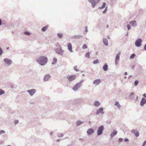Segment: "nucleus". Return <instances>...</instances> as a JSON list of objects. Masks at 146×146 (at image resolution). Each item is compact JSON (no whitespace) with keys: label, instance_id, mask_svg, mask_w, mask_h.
Masks as SVG:
<instances>
[{"label":"nucleus","instance_id":"obj_1","mask_svg":"<svg viewBox=\"0 0 146 146\" xmlns=\"http://www.w3.org/2000/svg\"><path fill=\"white\" fill-rule=\"evenodd\" d=\"M36 61L38 63L46 64L47 62L48 59L46 57L40 56L37 59Z\"/></svg>","mask_w":146,"mask_h":146},{"label":"nucleus","instance_id":"obj_2","mask_svg":"<svg viewBox=\"0 0 146 146\" xmlns=\"http://www.w3.org/2000/svg\"><path fill=\"white\" fill-rule=\"evenodd\" d=\"M104 129V127L103 125H101L99 127L97 131V135H100L102 134Z\"/></svg>","mask_w":146,"mask_h":146},{"label":"nucleus","instance_id":"obj_3","mask_svg":"<svg viewBox=\"0 0 146 146\" xmlns=\"http://www.w3.org/2000/svg\"><path fill=\"white\" fill-rule=\"evenodd\" d=\"M66 78L69 82H72L75 80L76 78V76L75 75L69 76L68 75L66 76Z\"/></svg>","mask_w":146,"mask_h":146},{"label":"nucleus","instance_id":"obj_4","mask_svg":"<svg viewBox=\"0 0 146 146\" xmlns=\"http://www.w3.org/2000/svg\"><path fill=\"white\" fill-rule=\"evenodd\" d=\"M30 96H33L36 92V90L35 89H32L31 90H28L27 91Z\"/></svg>","mask_w":146,"mask_h":146},{"label":"nucleus","instance_id":"obj_5","mask_svg":"<svg viewBox=\"0 0 146 146\" xmlns=\"http://www.w3.org/2000/svg\"><path fill=\"white\" fill-rule=\"evenodd\" d=\"M51 78V76L49 74L46 75L44 77L43 80L44 82L48 81Z\"/></svg>","mask_w":146,"mask_h":146},{"label":"nucleus","instance_id":"obj_6","mask_svg":"<svg viewBox=\"0 0 146 146\" xmlns=\"http://www.w3.org/2000/svg\"><path fill=\"white\" fill-rule=\"evenodd\" d=\"M81 86L78 83H77L72 88V89L75 91H77L78 89Z\"/></svg>","mask_w":146,"mask_h":146},{"label":"nucleus","instance_id":"obj_7","mask_svg":"<svg viewBox=\"0 0 146 146\" xmlns=\"http://www.w3.org/2000/svg\"><path fill=\"white\" fill-rule=\"evenodd\" d=\"M142 40L140 38L137 40L135 42V45L137 47H139L141 45Z\"/></svg>","mask_w":146,"mask_h":146},{"label":"nucleus","instance_id":"obj_8","mask_svg":"<svg viewBox=\"0 0 146 146\" xmlns=\"http://www.w3.org/2000/svg\"><path fill=\"white\" fill-rule=\"evenodd\" d=\"M131 132L135 135L136 137H138L139 136V133L136 129H133L131 131Z\"/></svg>","mask_w":146,"mask_h":146},{"label":"nucleus","instance_id":"obj_9","mask_svg":"<svg viewBox=\"0 0 146 146\" xmlns=\"http://www.w3.org/2000/svg\"><path fill=\"white\" fill-rule=\"evenodd\" d=\"M103 110L104 109L102 107L99 108L96 111V114L98 115L99 114V113L103 114L104 113V112L103 111Z\"/></svg>","mask_w":146,"mask_h":146},{"label":"nucleus","instance_id":"obj_10","mask_svg":"<svg viewBox=\"0 0 146 146\" xmlns=\"http://www.w3.org/2000/svg\"><path fill=\"white\" fill-rule=\"evenodd\" d=\"M146 103V99L144 98H143L140 103V105L141 106H143Z\"/></svg>","mask_w":146,"mask_h":146},{"label":"nucleus","instance_id":"obj_11","mask_svg":"<svg viewBox=\"0 0 146 146\" xmlns=\"http://www.w3.org/2000/svg\"><path fill=\"white\" fill-rule=\"evenodd\" d=\"M55 51L57 53L61 55L62 54L63 52V50L60 48L56 49Z\"/></svg>","mask_w":146,"mask_h":146},{"label":"nucleus","instance_id":"obj_12","mask_svg":"<svg viewBox=\"0 0 146 146\" xmlns=\"http://www.w3.org/2000/svg\"><path fill=\"white\" fill-rule=\"evenodd\" d=\"M88 135H91L94 133V130L90 128L88 129L86 132Z\"/></svg>","mask_w":146,"mask_h":146},{"label":"nucleus","instance_id":"obj_13","mask_svg":"<svg viewBox=\"0 0 146 146\" xmlns=\"http://www.w3.org/2000/svg\"><path fill=\"white\" fill-rule=\"evenodd\" d=\"M101 82V80L100 79H97L93 82V84L96 85H97L99 84Z\"/></svg>","mask_w":146,"mask_h":146},{"label":"nucleus","instance_id":"obj_14","mask_svg":"<svg viewBox=\"0 0 146 146\" xmlns=\"http://www.w3.org/2000/svg\"><path fill=\"white\" fill-rule=\"evenodd\" d=\"M134 96V93L133 92H131L129 95L128 98L130 100H133Z\"/></svg>","mask_w":146,"mask_h":146},{"label":"nucleus","instance_id":"obj_15","mask_svg":"<svg viewBox=\"0 0 146 146\" xmlns=\"http://www.w3.org/2000/svg\"><path fill=\"white\" fill-rule=\"evenodd\" d=\"M68 48L71 52H73L72 50V46L70 43H69L68 45Z\"/></svg>","mask_w":146,"mask_h":146},{"label":"nucleus","instance_id":"obj_16","mask_svg":"<svg viewBox=\"0 0 146 146\" xmlns=\"http://www.w3.org/2000/svg\"><path fill=\"white\" fill-rule=\"evenodd\" d=\"M117 133V131L115 130H114L110 134V136L111 138L115 136Z\"/></svg>","mask_w":146,"mask_h":146},{"label":"nucleus","instance_id":"obj_17","mask_svg":"<svg viewBox=\"0 0 146 146\" xmlns=\"http://www.w3.org/2000/svg\"><path fill=\"white\" fill-rule=\"evenodd\" d=\"M4 61L5 63L7 64H11L12 63L11 60L9 59L5 58L4 59Z\"/></svg>","mask_w":146,"mask_h":146},{"label":"nucleus","instance_id":"obj_18","mask_svg":"<svg viewBox=\"0 0 146 146\" xmlns=\"http://www.w3.org/2000/svg\"><path fill=\"white\" fill-rule=\"evenodd\" d=\"M89 2L92 4V6L93 7L96 5L97 2H95L94 0H88Z\"/></svg>","mask_w":146,"mask_h":146},{"label":"nucleus","instance_id":"obj_19","mask_svg":"<svg viewBox=\"0 0 146 146\" xmlns=\"http://www.w3.org/2000/svg\"><path fill=\"white\" fill-rule=\"evenodd\" d=\"M101 104L98 101H96L94 103L93 105L96 106L98 107Z\"/></svg>","mask_w":146,"mask_h":146},{"label":"nucleus","instance_id":"obj_20","mask_svg":"<svg viewBox=\"0 0 146 146\" xmlns=\"http://www.w3.org/2000/svg\"><path fill=\"white\" fill-rule=\"evenodd\" d=\"M84 122V121H81L80 120L76 122V125L78 126H79L81 124L83 123Z\"/></svg>","mask_w":146,"mask_h":146},{"label":"nucleus","instance_id":"obj_21","mask_svg":"<svg viewBox=\"0 0 146 146\" xmlns=\"http://www.w3.org/2000/svg\"><path fill=\"white\" fill-rule=\"evenodd\" d=\"M108 66L107 64H104L103 69L104 71H106L108 70Z\"/></svg>","mask_w":146,"mask_h":146},{"label":"nucleus","instance_id":"obj_22","mask_svg":"<svg viewBox=\"0 0 146 146\" xmlns=\"http://www.w3.org/2000/svg\"><path fill=\"white\" fill-rule=\"evenodd\" d=\"M120 54V53L119 52L117 54L116 58H115V62H116L117 61L119 60V56Z\"/></svg>","mask_w":146,"mask_h":146},{"label":"nucleus","instance_id":"obj_23","mask_svg":"<svg viewBox=\"0 0 146 146\" xmlns=\"http://www.w3.org/2000/svg\"><path fill=\"white\" fill-rule=\"evenodd\" d=\"M115 105L119 109H120V108L121 107V106L120 105L119 103V102H115Z\"/></svg>","mask_w":146,"mask_h":146},{"label":"nucleus","instance_id":"obj_24","mask_svg":"<svg viewBox=\"0 0 146 146\" xmlns=\"http://www.w3.org/2000/svg\"><path fill=\"white\" fill-rule=\"evenodd\" d=\"M130 24L133 26H135L136 25V21H133L129 22Z\"/></svg>","mask_w":146,"mask_h":146},{"label":"nucleus","instance_id":"obj_25","mask_svg":"<svg viewBox=\"0 0 146 146\" xmlns=\"http://www.w3.org/2000/svg\"><path fill=\"white\" fill-rule=\"evenodd\" d=\"M103 42L105 45L107 46L108 45V41L106 39H104Z\"/></svg>","mask_w":146,"mask_h":146},{"label":"nucleus","instance_id":"obj_26","mask_svg":"<svg viewBox=\"0 0 146 146\" xmlns=\"http://www.w3.org/2000/svg\"><path fill=\"white\" fill-rule=\"evenodd\" d=\"M48 27V26H46L44 27H43L42 28V29H41L42 31H45L47 29Z\"/></svg>","mask_w":146,"mask_h":146},{"label":"nucleus","instance_id":"obj_27","mask_svg":"<svg viewBox=\"0 0 146 146\" xmlns=\"http://www.w3.org/2000/svg\"><path fill=\"white\" fill-rule=\"evenodd\" d=\"M90 53L89 52H88L85 54V56L86 58H89Z\"/></svg>","mask_w":146,"mask_h":146},{"label":"nucleus","instance_id":"obj_28","mask_svg":"<svg viewBox=\"0 0 146 146\" xmlns=\"http://www.w3.org/2000/svg\"><path fill=\"white\" fill-rule=\"evenodd\" d=\"M5 92L3 90L0 89V95H1L5 93Z\"/></svg>","mask_w":146,"mask_h":146},{"label":"nucleus","instance_id":"obj_29","mask_svg":"<svg viewBox=\"0 0 146 146\" xmlns=\"http://www.w3.org/2000/svg\"><path fill=\"white\" fill-rule=\"evenodd\" d=\"M139 83V81L138 80H136L135 81L134 84L135 86H137Z\"/></svg>","mask_w":146,"mask_h":146},{"label":"nucleus","instance_id":"obj_30","mask_svg":"<svg viewBox=\"0 0 146 146\" xmlns=\"http://www.w3.org/2000/svg\"><path fill=\"white\" fill-rule=\"evenodd\" d=\"M57 36L60 38H61L62 37V35L60 33H58L57 34Z\"/></svg>","mask_w":146,"mask_h":146},{"label":"nucleus","instance_id":"obj_31","mask_svg":"<svg viewBox=\"0 0 146 146\" xmlns=\"http://www.w3.org/2000/svg\"><path fill=\"white\" fill-rule=\"evenodd\" d=\"M63 135H64L62 133H59L58 134V137H62L63 136Z\"/></svg>","mask_w":146,"mask_h":146},{"label":"nucleus","instance_id":"obj_32","mask_svg":"<svg viewBox=\"0 0 146 146\" xmlns=\"http://www.w3.org/2000/svg\"><path fill=\"white\" fill-rule=\"evenodd\" d=\"M5 133V131L3 130H0V135Z\"/></svg>","mask_w":146,"mask_h":146},{"label":"nucleus","instance_id":"obj_33","mask_svg":"<svg viewBox=\"0 0 146 146\" xmlns=\"http://www.w3.org/2000/svg\"><path fill=\"white\" fill-rule=\"evenodd\" d=\"M19 122V121L18 120H16L14 121V124L16 125L17 124H18Z\"/></svg>","mask_w":146,"mask_h":146},{"label":"nucleus","instance_id":"obj_34","mask_svg":"<svg viewBox=\"0 0 146 146\" xmlns=\"http://www.w3.org/2000/svg\"><path fill=\"white\" fill-rule=\"evenodd\" d=\"M106 5V3H103L102 6L101 7V8L102 9L104 8Z\"/></svg>","mask_w":146,"mask_h":146},{"label":"nucleus","instance_id":"obj_35","mask_svg":"<svg viewBox=\"0 0 146 146\" xmlns=\"http://www.w3.org/2000/svg\"><path fill=\"white\" fill-rule=\"evenodd\" d=\"M135 55L134 54H133L130 56V58L131 59L133 58L135 56Z\"/></svg>","mask_w":146,"mask_h":146},{"label":"nucleus","instance_id":"obj_36","mask_svg":"<svg viewBox=\"0 0 146 146\" xmlns=\"http://www.w3.org/2000/svg\"><path fill=\"white\" fill-rule=\"evenodd\" d=\"M77 67L76 66H74V70H75L76 71V72H78L79 71V70L77 68Z\"/></svg>","mask_w":146,"mask_h":146},{"label":"nucleus","instance_id":"obj_37","mask_svg":"<svg viewBox=\"0 0 146 146\" xmlns=\"http://www.w3.org/2000/svg\"><path fill=\"white\" fill-rule=\"evenodd\" d=\"M99 63V61L98 60H95L94 62V64H97Z\"/></svg>","mask_w":146,"mask_h":146},{"label":"nucleus","instance_id":"obj_38","mask_svg":"<svg viewBox=\"0 0 146 146\" xmlns=\"http://www.w3.org/2000/svg\"><path fill=\"white\" fill-rule=\"evenodd\" d=\"M87 48V46L86 44H84L82 46V48L84 49H85V48Z\"/></svg>","mask_w":146,"mask_h":146},{"label":"nucleus","instance_id":"obj_39","mask_svg":"<svg viewBox=\"0 0 146 146\" xmlns=\"http://www.w3.org/2000/svg\"><path fill=\"white\" fill-rule=\"evenodd\" d=\"M84 82V80H80V82H79L78 83V84H79L81 86V84H82V83Z\"/></svg>","mask_w":146,"mask_h":146},{"label":"nucleus","instance_id":"obj_40","mask_svg":"<svg viewBox=\"0 0 146 146\" xmlns=\"http://www.w3.org/2000/svg\"><path fill=\"white\" fill-rule=\"evenodd\" d=\"M57 61V59L56 58H54V59L53 62L52 63V64H53V63H56V62Z\"/></svg>","mask_w":146,"mask_h":146},{"label":"nucleus","instance_id":"obj_41","mask_svg":"<svg viewBox=\"0 0 146 146\" xmlns=\"http://www.w3.org/2000/svg\"><path fill=\"white\" fill-rule=\"evenodd\" d=\"M24 34L26 35H29L30 33L28 32H25L24 33Z\"/></svg>","mask_w":146,"mask_h":146},{"label":"nucleus","instance_id":"obj_42","mask_svg":"<svg viewBox=\"0 0 146 146\" xmlns=\"http://www.w3.org/2000/svg\"><path fill=\"white\" fill-rule=\"evenodd\" d=\"M3 50L0 47V55L2 53Z\"/></svg>","mask_w":146,"mask_h":146},{"label":"nucleus","instance_id":"obj_43","mask_svg":"<svg viewBox=\"0 0 146 146\" xmlns=\"http://www.w3.org/2000/svg\"><path fill=\"white\" fill-rule=\"evenodd\" d=\"M146 144V140L143 142L142 146H145Z\"/></svg>","mask_w":146,"mask_h":146},{"label":"nucleus","instance_id":"obj_44","mask_svg":"<svg viewBox=\"0 0 146 146\" xmlns=\"http://www.w3.org/2000/svg\"><path fill=\"white\" fill-rule=\"evenodd\" d=\"M127 27L128 30H129V29H130V28H131L130 26L129 25H127Z\"/></svg>","mask_w":146,"mask_h":146},{"label":"nucleus","instance_id":"obj_45","mask_svg":"<svg viewBox=\"0 0 146 146\" xmlns=\"http://www.w3.org/2000/svg\"><path fill=\"white\" fill-rule=\"evenodd\" d=\"M129 139L127 138H125V139H124V141H125V142H126V141H129Z\"/></svg>","mask_w":146,"mask_h":146},{"label":"nucleus","instance_id":"obj_46","mask_svg":"<svg viewBox=\"0 0 146 146\" xmlns=\"http://www.w3.org/2000/svg\"><path fill=\"white\" fill-rule=\"evenodd\" d=\"M123 139L122 138H119V139L118 141L119 142H121L123 140Z\"/></svg>","mask_w":146,"mask_h":146},{"label":"nucleus","instance_id":"obj_47","mask_svg":"<svg viewBox=\"0 0 146 146\" xmlns=\"http://www.w3.org/2000/svg\"><path fill=\"white\" fill-rule=\"evenodd\" d=\"M80 37H82V36H81L80 35H79L78 36H75L76 38H79Z\"/></svg>","mask_w":146,"mask_h":146},{"label":"nucleus","instance_id":"obj_48","mask_svg":"<svg viewBox=\"0 0 146 146\" xmlns=\"http://www.w3.org/2000/svg\"><path fill=\"white\" fill-rule=\"evenodd\" d=\"M138 96H137L136 98V99L135 100H134V101L136 102V101H137L138 99Z\"/></svg>","mask_w":146,"mask_h":146},{"label":"nucleus","instance_id":"obj_49","mask_svg":"<svg viewBox=\"0 0 146 146\" xmlns=\"http://www.w3.org/2000/svg\"><path fill=\"white\" fill-rule=\"evenodd\" d=\"M143 96L145 98H146V94L145 93L143 94Z\"/></svg>","mask_w":146,"mask_h":146},{"label":"nucleus","instance_id":"obj_50","mask_svg":"<svg viewBox=\"0 0 146 146\" xmlns=\"http://www.w3.org/2000/svg\"><path fill=\"white\" fill-rule=\"evenodd\" d=\"M107 11L106 7V8L103 11V13H106Z\"/></svg>","mask_w":146,"mask_h":146},{"label":"nucleus","instance_id":"obj_51","mask_svg":"<svg viewBox=\"0 0 146 146\" xmlns=\"http://www.w3.org/2000/svg\"><path fill=\"white\" fill-rule=\"evenodd\" d=\"M53 132H51L50 133V135H52V134H53Z\"/></svg>","mask_w":146,"mask_h":146},{"label":"nucleus","instance_id":"obj_52","mask_svg":"<svg viewBox=\"0 0 146 146\" xmlns=\"http://www.w3.org/2000/svg\"><path fill=\"white\" fill-rule=\"evenodd\" d=\"M2 23L1 20L0 19V25H1Z\"/></svg>","mask_w":146,"mask_h":146},{"label":"nucleus","instance_id":"obj_53","mask_svg":"<svg viewBox=\"0 0 146 146\" xmlns=\"http://www.w3.org/2000/svg\"><path fill=\"white\" fill-rule=\"evenodd\" d=\"M144 49L145 50H146V44L145 45Z\"/></svg>","mask_w":146,"mask_h":146},{"label":"nucleus","instance_id":"obj_54","mask_svg":"<svg viewBox=\"0 0 146 146\" xmlns=\"http://www.w3.org/2000/svg\"><path fill=\"white\" fill-rule=\"evenodd\" d=\"M124 74L125 75H127V72H125L124 73Z\"/></svg>","mask_w":146,"mask_h":146},{"label":"nucleus","instance_id":"obj_55","mask_svg":"<svg viewBox=\"0 0 146 146\" xmlns=\"http://www.w3.org/2000/svg\"><path fill=\"white\" fill-rule=\"evenodd\" d=\"M60 141V139H57L56 141L57 142H58V141Z\"/></svg>","mask_w":146,"mask_h":146},{"label":"nucleus","instance_id":"obj_56","mask_svg":"<svg viewBox=\"0 0 146 146\" xmlns=\"http://www.w3.org/2000/svg\"><path fill=\"white\" fill-rule=\"evenodd\" d=\"M11 88H13V85H11Z\"/></svg>","mask_w":146,"mask_h":146},{"label":"nucleus","instance_id":"obj_57","mask_svg":"<svg viewBox=\"0 0 146 146\" xmlns=\"http://www.w3.org/2000/svg\"><path fill=\"white\" fill-rule=\"evenodd\" d=\"M131 76V75H130L129 76V77H128V78H130Z\"/></svg>","mask_w":146,"mask_h":146},{"label":"nucleus","instance_id":"obj_58","mask_svg":"<svg viewBox=\"0 0 146 146\" xmlns=\"http://www.w3.org/2000/svg\"><path fill=\"white\" fill-rule=\"evenodd\" d=\"M135 66H132V69Z\"/></svg>","mask_w":146,"mask_h":146},{"label":"nucleus","instance_id":"obj_59","mask_svg":"<svg viewBox=\"0 0 146 146\" xmlns=\"http://www.w3.org/2000/svg\"><path fill=\"white\" fill-rule=\"evenodd\" d=\"M108 26H109L108 25H107V28H108Z\"/></svg>","mask_w":146,"mask_h":146},{"label":"nucleus","instance_id":"obj_60","mask_svg":"<svg viewBox=\"0 0 146 146\" xmlns=\"http://www.w3.org/2000/svg\"><path fill=\"white\" fill-rule=\"evenodd\" d=\"M126 78V76H125L124 77V78Z\"/></svg>","mask_w":146,"mask_h":146},{"label":"nucleus","instance_id":"obj_61","mask_svg":"<svg viewBox=\"0 0 146 146\" xmlns=\"http://www.w3.org/2000/svg\"><path fill=\"white\" fill-rule=\"evenodd\" d=\"M7 49H9V47H7Z\"/></svg>","mask_w":146,"mask_h":146},{"label":"nucleus","instance_id":"obj_62","mask_svg":"<svg viewBox=\"0 0 146 146\" xmlns=\"http://www.w3.org/2000/svg\"><path fill=\"white\" fill-rule=\"evenodd\" d=\"M82 75L83 76H84V74H82Z\"/></svg>","mask_w":146,"mask_h":146},{"label":"nucleus","instance_id":"obj_63","mask_svg":"<svg viewBox=\"0 0 146 146\" xmlns=\"http://www.w3.org/2000/svg\"><path fill=\"white\" fill-rule=\"evenodd\" d=\"M42 66H43L44 65V64H40Z\"/></svg>","mask_w":146,"mask_h":146},{"label":"nucleus","instance_id":"obj_64","mask_svg":"<svg viewBox=\"0 0 146 146\" xmlns=\"http://www.w3.org/2000/svg\"><path fill=\"white\" fill-rule=\"evenodd\" d=\"M80 139V140H81V139H81V138H80V139Z\"/></svg>","mask_w":146,"mask_h":146}]
</instances>
